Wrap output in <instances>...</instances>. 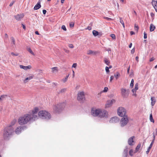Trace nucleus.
<instances>
[{
  "label": "nucleus",
  "mask_w": 157,
  "mask_h": 157,
  "mask_svg": "<svg viewBox=\"0 0 157 157\" xmlns=\"http://www.w3.org/2000/svg\"><path fill=\"white\" fill-rule=\"evenodd\" d=\"M135 33L133 31H131L130 32V34L131 35L134 34Z\"/></svg>",
  "instance_id": "obj_63"
},
{
  "label": "nucleus",
  "mask_w": 157,
  "mask_h": 157,
  "mask_svg": "<svg viewBox=\"0 0 157 157\" xmlns=\"http://www.w3.org/2000/svg\"><path fill=\"white\" fill-rule=\"evenodd\" d=\"M104 19H107L108 20H113V19H112V18H109V17H104Z\"/></svg>",
  "instance_id": "obj_49"
},
{
  "label": "nucleus",
  "mask_w": 157,
  "mask_h": 157,
  "mask_svg": "<svg viewBox=\"0 0 157 157\" xmlns=\"http://www.w3.org/2000/svg\"><path fill=\"white\" fill-rule=\"evenodd\" d=\"M128 150L127 149L125 150L124 151V153L125 157H126L127 154Z\"/></svg>",
  "instance_id": "obj_47"
},
{
  "label": "nucleus",
  "mask_w": 157,
  "mask_h": 157,
  "mask_svg": "<svg viewBox=\"0 0 157 157\" xmlns=\"http://www.w3.org/2000/svg\"><path fill=\"white\" fill-rule=\"evenodd\" d=\"M116 100L114 99H112L111 100H108L105 104V108L107 109L111 107L113 103L115 102Z\"/></svg>",
  "instance_id": "obj_9"
},
{
  "label": "nucleus",
  "mask_w": 157,
  "mask_h": 157,
  "mask_svg": "<svg viewBox=\"0 0 157 157\" xmlns=\"http://www.w3.org/2000/svg\"><path fill=\"white\" fill-rule=\"evenodd\" d=\"M27 51L30 53L31 54L33 55V56H35V54L32 51V49L30 48H27Z\"/></svg>",
  "instance_id": "obj_26"
},
{
  "label": "nucleus",
  "mask_w": 157,
  "mask_h": 157,
  "mask_svg": "<svg viewBox=\"0 0 157 157\" xmlns=\"http://www.w3.org/2000/svg\"><path fill=\"white\" fill-rule=\"evenodd\" d=\"M134 80L133 79H132V80H131V83H130V86L131 87H132L133 86V85H134Z\"/></svg>",
  "instance_id": "obj_39"
},
{
  "label": "nucleus",
  "mask_w": 157,
  "mask_h": 157,
  "mask_svg": "<svg viewBox=\"0 0 157 157\" xmlns=\"http://www.w3.org/2000/svg\"><path fill=\"white\" fill-rule=\"evenodd\" d=\"M5 37L7 38H8V35L6 33H5Z\"/></svg>",
  "instance_id": "obj_59"
},
{
  "label": "nucleus",
  "mask_w": 157,
  "mask_h": 157,
  "mask_svg": "<svg viewBox=\"0 0 157 157\" xmlns=\"http://www.w3.org/2000/svg\"><path fill=\"white\" fill-rule=\"evenodd\" d=\"M135 139V137L132 136L129 138L128 140V144L130 146H133L135 144V141H134V139Z\"/></svg>",
  "instance_id": "obj_12"
},
{
  "label": "nucleus",
  "mask_w": 157,
  "mask_h": 157,
  "mask_svg": "<svg viewBox=\"0 0 157 157\" xmlns=\"http://www.w3.org/2000/svg\"><path fill=\"white\" fill-rule=\"evenodd\" d=\"M77 99L80 101H82L85 100V94L84 91L78 92L77 96Z\"/></svg>",
  "instance_id": "obj_8"
},
{
  "label": "nucleus",
  "mask_w": 157,
  "mask_h": 157,
  "mask_svg": "<svg viewBox=\"0 0 157 157\" xmlns=\"http://www.w3.org/2000/svg\"><path fill=\"white\" fill-rule=\"evenodd\" d=\"M135 90H137L138 89V83H136L135 84V88H134Z\"/></svg>",
  "instance_id": "obj_36"
},
{
  "label": "nucleus",
  "mask_w": 157,
  "mask_h": 157,
  "mask_svg": "<svg viewBox=\"0 0 157 157\" xmlns=\"http://www.w3.org/2000/svg\"><path fill=\"white\" fill-rule=\"evenodd\" d=\"M114 78V77L113 76H111L110 77V82H111Z\"/></svg>",
  "instance_id": "obj_52"
},
{
  "label": "nucleus",
  "mask_w": 157,
  "mask_h": 157,
  "mask_svg": "<svg viewBox=\"0 0 157 157\" xmlns=\"http://www.w3.org/2000/svg\"><path fill=\"white\" fill-rule=\"evenodd\" d=\"M126 110L123 107H119L117 109V113L118 115L121 117L126 116Z\"/></svg>",
  "instance_id": "obj_6"
},
{
  "label": "nucleus",
  "mask_w": 157,
  "mask_h": 157,
  "mask_svg": "<svg viewBox=\"0 0 157 157\" xmlns=\"http://www.w3.org/2000/svg\"><path fill=\"white\" fill-rule=\"evenodd\" d=\"M24 16L23 14H17L14 16L16 20L17 21L20 20Z\"/></svg>",
  "instance_id": "obj_15"
},
{
  "label": "nucleus",
  "mask_w": 157,
  "mask_h": 157,
  "mask_svg": "<svg viewBox=\"0 0 157 157\" xmlns=\"http://www.w3.org/2000/svg\"><path fill=\"white\" fill-rule=\"evenodd\" d=\"M118 121V118L117 117H113L111 118L110 122L111 123H116Z\"/></svg>",
  "instance_id": "obj_16"
},
{
  "label": "nucleus",
  "mask_w": 157,
  "mask_h": 157,
  "mask_svg": "<svg viewBox=\"0 0 157 157\" xmlns=\"http://www.w3.org/2000/svg\"><path fill=\"white\" fill-rule=\"evenodd\" d=\"M154 59H154V58L153 57H152V58H151L150 59V62H151V61H153Z\"/></svg>",
  "instance_id": "obj_55"
},
{
  "label": "nucleus",
  "mask_w": 157,
  "mask_h": 157,
  "mask_svg": "<svg viewBox=\"0 0 157 157\" xmlns=\"http://www.w3.org/2000/svg\"><path fill=\"white\" fill-rule=\"evenodd\" d=\"M19 66L21 68L23 69L26 71L30 70L32 68V66L31 65L24 66L22 65H20Z\"/></svg>",
  "instance_id": "obj_14"
},
{
  "label": "nucleus",
  "mask_w": 157,
  "mask_h": 157,
  "mask_svg": "<svg viewBox=\"0 0 157 157\" xmlns=\"http://www.w3.org/2000/svg\"><path fill=\"white\" fill-rule=\"evenodd\" d=\"M87 29L89 30H90L91 29V28L90 27H88Z\"/></svg>",
  "instance_id": "obj_64"
},
{
  "label": "nucleus",
  "mask_w": 157,
  "mask_h": 157,
  "mask_svg": "<svg viewBox=\"0 0 157 157\" xmlns=\"http://www.w3.org/2000/svg\"><path fill=\"white\" fill-rule=\"evenodd\" d=\"M139 27L138 26L136 25H135L134 26V29L136 31V32H137L138 30Z\"/></svg>",
  "instance_id": "obj_41"
},
{
  "label": "nucleus",
  "mask_w": 157,
  "mask_h": 157,
  "mask_svg": "<svg viewBox=\"0 0 157 157\" xmlns=\"http://www.w3.org/2000/svg\"><path fill=\"white\" fill-rule=\"evenodd\" d=\"M26 128L25 126H20L15 129V132L16 134H18L21 133L22 130H24Z\"/></svg>",
  "instance_id": "obj_10"
},
{
  "label": "nucleus",
  "mask_w": 157,
  "mask_h": 157,
  "mask_svg": "<svg viewBox=\"0 0 157 157\" xmlns=\"http://www.w3.org/2000/svg\"><path fill=\"white\" fill-rule=\"evenodd\" d=\"M61 28L64 31H66L67 30V29L64 25H63L61 27Z\"/></svg>",
  "instance_id": "obj_43"
},
{
  "label": "nucleus",
  "mask_w": 157,
  "mask_h": 157,
  "mask_svg": "<svg viewBox=\"0 0 157 157\" xmlns=\"http://www.w3.org/2000/svg\"><path fill=\"white\" fill-rule=\"evenodd\" d=\"M151 17H154V14L153 13H151Z\"/></svg>",
  "instance_id": "obj_61"
},
{
  "label": "nucleus",
  "mask_w": 157,
  "mask_h": 157,
  "mask_svg": "<svg viewBox=\"0 0 157 157\" xmlns=\"http://www.w3.org/2000/svg\"><path fill=\"white\" fill-rule=\"evenodd\" d=\"M110 36L113 39H116V36L113 34H111L110 35Z\"/></svg>",
  "instance_id": "obj_40"
},
{
  "label": "nucleus",
  "mask_w": 157,
  "mask_h": 157,
  "mask_svg": "<svg viewBox=\"0 0 157 157\" xmlns=\"http://www.w3.org/2000/svg\"><path fill=\"white\" fill-rule=\"evenodd\" d=\"M105 63L107 65H108L109 63V62L106 59H105Z\"/></svg>",
  "instance_id": "obj_42"
},
{
  "label": "nucleus",
  "mask_w": 157,
  "mask_h": 157,
  "mask_svg": "<svg viewBox=\"0 0 157 157\" xmlns=\"http://www.w3.org/2000/svg\"><path fill=\"white\" fill-rule=\"evenodd\" d=\"M34 77V75H33L30 74L29 76L26 78L24 80V83H25L28 82L29 81L33 79Z\"/></svg>",
  "instance_id": "obj_13"
},
{
  "label": "nucleus",
  "mask_w": 157,
  "mask_h": 157,
  "mask_svg": "<svg viewBox=\"0 0 157 157\" xmlns=\"http://www.w3.org/2000/svg\"><path fill=\"white\" fill-rule=\"evenodd\" d=\"M16 120L15 119L13 120L12 121L11 123V125H10L11 127H12V126L13 125L16 123Z\"/></svg>",
  "instance_id": "obj_35"
},
{
  "label": "nucleus",
  "mask_w": 157,
  "mask_h": 157,
  "mask_svg": "<svg viewBox=\"0 0 157 157\" xmlns=\"http://www.w3.org/2000/svg\"><path fill=\"white\" fill-rule=\"evenodd\" d=\"M39 109L35 107L31 111L20 117L18 122L20 125L25 124L30 122L33 121L38 119L37 113Z\"/></svg>",
  "instance_id": "obj_1"
},
{
  "label": "nucleus",
  "mask_w": 157,
  "mask_h": 157,
  "mask_svg": "<svg viewBox=\"0 0 157 157\" xmlns=\"http://www.w3.org/2000/svg\"><path fill=\"white\" fill-rule=\"evenodd\" d=\"M74 23L73 22H71L70 24V26L71 27H73L74 26Z\"/></svg>",
  "instance_id": "obj_48"
},
{
  "label": "nucleus",
  "mask_w": 157,
  "mask_h": 157,
  "mask_svg": "<svg viewBox=\"0 0 157 157\" xmlns=\"http://www.w3.org/2000/svg\"><path fill=\"white\" fill-rule=\"evenodd\" d=\"M136 90L133 89L132 90V91L133 93L132 96L136 97L137 96V94H136Z\"/></svg>",
  "instance_id": "obj_29"
},
{
  "label": "nucleus",
  "mask_w": 157,
  "mask_h": 157,
  "mask_svg": "<svg viewBox=\"0 0 157 157\" xmlns=\"http://www.w3.org/2000/svg\"><path fill=\"white\" fill-rule=\"evenodd\" d=\"M68 46L70 48H74V46L72 44H70L68 45Z\"/></svg>",
  "instance_id": "obj_50"
},
{
  "label": "nucleus",
  "mask_w": 157,
  "mask_h": 157,
  "mask_svg": "<svg viewBox=\"0 0 157 157\" xmlns=\"http://www.w3.org/2000/svg\"><path fill=\"white\" fill-rule=\"evenodd\" d=\"M136 59L137 62L139 61V57L138 56H136Z\"/></svg>",
  "instance_id": "obj_62"
},
{
  "label": "nucleus",
  "mask_w": 157,
  "mask_h": 157,
  "mask_svg": "<svg viewBox=\"0 0 157 157\" xmlns=\"http://www.w3.org/2000/svg\"><path fill=\"white\" fill-rule=\"evenodd\" d=\"M154 140H153L152 141V142L151 143V144H150L149 147L148 148L147 151H146V153L147 154H148V153L149 152V151H150L151 148L152 147L153 144L154 143Z\"/></svg>",
  "instance_id": "obj_22"
},
{
  "label": "nucleus",
  "mask_w": 157,
  "mask_h": 157,
  "mask_svg": "<svg viewBox=\"0 0 157 157\" xmlns=\"http://www.w3.org/2000/svg\"><path fill=\"white\" fill-rule=\"evenodd\" d=\"M141 145V144L140 143L137 145L136 148V150L134 151V153H136L139 151V149Z\"/></svg>",
  "instance_id": "obj_24"
},
{
  "label": "nucleus",
  "mask_w": 157,
  "mask_h": 157,
  "mask_svg": "<svg viewBox=\"0 0 157 157\" xmlns=\"http://www.w3.org/2000/svg\"><path fill=\"white\" fill-rule=\"evenodd\" d=\"M144 39L147 38V34L145 32L144 33Z\"/></svg>",
  "instance_id": "obj_54"
},
{
  "label": "nucleus",
  "mask_w": 157,
  "mask_h": 157,
  "mask_svg": "<svg viewBox=\"0 0 157 157\" xmlns=\"http://www.w3.org/2000/svg\"><path fill=\"white\" fill-rule=\"evenodd\" d=\"M11 44L13 45H15V41L14 38L13 37H12L11 38Z\"/></svg>",
  "instance_id": "obj_28"
},
{
  "label": "nucleus",
  "mask_w": 157,
  "mask_h": 157,
  "mask_svg": "<svg viewBox=\"0 0 157 157\" xmlns=\"http://www.w3.org/2000/svg\"><path fill=\"white\" fill-rule=\"evenodd\" d=\"M135 49L133 48L131 50V53L133 54L135 52Z\"/></svg>",
  "instance_id": "obj_56"
},
{
  "label": "nucleus",
  "mask_w": 157,
  "mask_h": 157,
  "mask_svg": "<svg viewBox=\"0 0 157 157\" xmlns=\"http://www.w3.org/2000/svg\"><path fill=\"white\" fill-rule=\"evenodd\" d=\"M52 73L56 74L58 72V70L57 67H55L52 68Z\"/></svg>",
  "instance_id": "obj_18"
},
{
  "label": "nucleus",
  "mask_w": 157,
  "mask_h": 157,
  "mask_svg": "<svg viewBox=\"0 0 157 157\" xmlns=\"http://www.w3.org/2000/svg\"><path fill=\"white\" fill-rule=\"evenodd\" d=\"M14 132V130L12 127L9 126L5 127L3 132V136L5 139L6 138Z\"/></svg>",
  "instance_id": "obj_4"
},
{
  "label": "nucleus",
  "mask_w": 157,
  "mask_h": 157,
  "mask_svg": "<svg viewBox=\"0 0 157 157\" xmlns=\"http://www.w3.org/2000/svg\"><path fill=\"white\" fill-rule=\"evenodd\" d=\"M7 97L6 95H2L0 97V101L3 100Z\"/></svg>",
  "instance_id": "obj_30"
},
{
  "label": "nucleus",
  "mask_w": 157,
  "mask_h": 157,
  "mask_svg": "<svg viewBox=\"0 0 157 157\" xmlns=\"http://www.w3.org/2000/svg\"><path fill=\"white\" fill-rule=\"evenodd\" d=\"M91 113L94 116H98L101 117H107L108 116L107 111L104 109H92L91 110Z\"/></svg>",
  "instance_id": "obj_2"
},
{
  "label": "nucleus",
  "mask_w": 157,
  "mask_h": 157,
  "mask_svg": "<svg viewBox=\"0 0 157 157\" xmlns=\"http://www.w3.org/2000/svg\"><path fill=\"white\" fill-rule=\"evenodd\" d=\"M150 119L151 122H154V120L153 119L152 115L151 114H150Z\"/></svg>",
  "instance_id": "obj_38"
},
{
  "label": "nucleus",
  "mask_w": 157,
  "mask_h": 157,
  "mask_svg": "<svg viewBox=\"0 0 157 157\" xmlns=\"http://www.w3.org/2000/svg\"><path fill=\"white\" fill-rule=\"evenodd\" d=\"M105 70L106 72L107 73H109V68L108 67H106L105 68Z\"/></svg>",
  "instance_id": "obj_44"
},
{
  "label": "nucleus",
  "mask_w": 157,
  "mask_h": 157,
  "mask_svg": "<svg viewBox=\"0 0 157 157\" xmlns=\"http://www.w3.org/2000/svg\"><path fill=\"white\" fill-rule=\"evenodd\" d=\"M64 50L65 51V52L67 53H68L69 52V50H67L66 49H64Z\"/></svg>",
  "instance_id": "obj_58"
},
{
  "label": "nucleus",
  "mask_w": 157,
  "mask_h": 157,
  "mask_svg": "<svg viewBox=\"0 0 157 157\" xmlns=\"http://www.w3.org/2000/svg\"><path fill=\"white\" fill-rule=\"evenodd\" d=\"M66 89H62L60 90V92L61 93H63V92H65L66 91Z\"/></svg>",
  "instance_id": "obj_53"
},
{
  "label": "nucleus",
  "mask_w": 157,
  "mask_h": 157,
  "mask_svg": "<svg viewBox=\"0 0 157 157\" xmlns=\"http://www.w3.org/2000/svg\"><path fill=\"white\" fill-rule=\"evenodd\" d=\"M151 105L152 106H153L155 104V99L154 97H151Z\"/></svg>",
  "instance_id": "obj_20"
},
{
  "label": "nucleus",
  "mask_w": 157,
  "mask_h": 157,
  "mask_svg": "<svg viewBox=\"0 0 157 157\" xmlns=\"http://www.w3.org/2000/svg\"><path fill=\"white\" fill-rule=\"evenodd\" d=\"M69 75H67L66 77L65 78H64V79H63L62 81L64 82H66V81H67V78L69 77Z\"/></svg>",
  "instance_id": "obj_37"
},
{
  "label": "nucleus",
  "mask_w": 157,
  "mask_h": 157,
  "mask_svg": "<svg viewBox=\"0 0 157 157\" xmlns=\"http://www.w3.org/2000/svg\"><path fill=\"white\" fill-rule=\"evenodd\" d=\"M11 55L13 56H17L18 55V53L15 54L13 52H11Z\"/></svg>",
  "instance_id": "obj_51"
},
{
  "label": "nucleus",
  "mask_w": 157,
  "mask_h": 157,
  "mask_svg": "<svg viewBox=\"0 0 157 157\" xmlns=\"http://www.w3.org/2000/svg\"><path fill=\"white\" fill-rule=\"evenodd\" d=\"M153 140H154L155 138V136H156L157 135V128L155 130V133L154 132L153 133Z\"/></svg>",
  "instance_id": "obj_34"
},
{
  "label": "nucleus",
  "mask_w": 157,
  "mask_h": 157,
  "mask_svg": "<svg viewBox=\"0 0 157 157\" xmlns=\"http://www.w3.org/2000/svg\"><path fill=\"white\" fill-rule=\"evenodd\" d=\"M43 13L44 14H45L46 13V10H43Z\"/></svg>",
  "instance_id": "obj_57"
},
{
  "label": "nucleus",
  "mask_w": 157,
  "mask_h": 157,
  "mask_svg": "<svg viewBox=\"0 0 157 157\" xmlns=\"http://www.w3.org/2000/svg\"><path fill=\"white\" fill-rule=\"evenodd\" d=\"M135 153L134 151L132 149H131L129 151V154L131 156H132L133 154Z\"/></svg>",
  "instance_id": "obj_33"
},
{
  "label": "nucleus",
  "mask_w": 157,
  "mask_h": 157,
  "mask_svg": "<svg viewBox=\"0 0 157 157\" xmlns=\"http://www.w3.org/2000/svg\"><path fill=\"white\" fill-rule=\"evenodd\" d=\"M87 55H94L95 54V52L90 50H88L87 51Z\"/></svg>",
  "instance_id": "obj_21"
},
{
  "label": "nucleus",
  "mask_w": 157,
  "mask_h": 157,
  "mask_svg": "<svg viewBox=\"0 0 157 157\" xmlns=\"http://www.w3.org/2000/svg\"><path fill=\"white\" fill-rule=\"evenodd\" d=\"M155 28V26L153 24H151L150 25V30L151 32L153 31Z\"/></svg>",
  "instance_id": "obj_23"
},
{
  "label": "nucleus",
  "mask_w": 157,
  "mask_h": 157,
  "mask_svg": "<svg viewBox=\"0 0 157 157\" xmlns=\"http://www.w3.org/2000/svg\"><path fill=\"white\" fill-rule=\"evenodd\" d=\"M102 93L101 92V91L97 95V97H98V98H99L101 96V94Z\"/></svg>",
  "instance_id": "obj_45"
},
{
  "label": "nucleus",
  "mask_w": 157,
  "mask_h": 157,
  "mask_svg": "<svg viewBox=\"0 0 157 157\" xmlns=\"http://www.w3.org/2000/svg\"><path fill=\"white\" fill-rule=\"evenodd\" d=\"M109 90V89L108 87H104L103 90L101 91V92L103 93H106Z\"/></svg>",
  "instance_id": "obj_31"
},
{
  "label": "nucleus",
  "mask_w": 157,
  "mask_h": 157,
  "mask_svg": "<svg viewBox=\"0 0 157 157\" xmlns=\"http://www.w3.org/2000/svg\"><path fill=\"white\" fill-rule=\"evenodd\" d=\"M77 66V64L76 63H74L73 64L72 67V68H75Z\"/></svg>",
  "instance_id": "obj_46"
},
{
  "label": "nucleus",
  "mask_w": 157,
  "mask_h": 157,
  "mask_svg": "<svg viewBox=\"0 0 157 157\" xmlns=\"http://www.w3.org/2000/svg\"><path fill=\"white\" fill-rule=\"evenodd\" d=\"M41 7L40 2H38L37 3L35 6L34 8V10H37L40 8Z\"/></svg>",
  "instance_id": "obj_17"
},
{
  "label": "nucleus",
  "mask_w": 157,
  "mask_h": 157,
  "mask_svg": "<svg viewBox=\"0 0 157 157\" xmlns=\"http://www.w3.org/2000/svg\"><path fill=\"white\" fill-rule=\"evenodd\" d=\"M65 105L66 104L64 103L54 105L52 107L53 110L56 113H59L65 107Z\"/></svg>",
  "instance_id": "obj_5"
},
{
  "label": "nucleus",
  "mask_w": 157,
  "mask_h": 157,
  "mask_svg": "<svg viewBox=\"0 0 157 157\" xmlns=\"http://www.w3.org/2000/svg\"><path fill=\"white\" fill-rule=\"evenodd\" d=\"M152 4L155 9V7H157V0H153L152 2Z\"/></svg>",
  "instance_id": "obj_19"
},
{
  "label": "nucleus",
  "mask_w": 157,
  "mask_h": 157,
  "mask_svg": "<svg viewBox=\"0 0 157 157\" xmlns=\"http://www.w3.org/2000/svg\"><path fill=\"white\" fill-rule=\"evenodd\" d=\"M120 76V74L118 72H117L114 75V76L116 78V79H117Z\"/></svg>",
  "instance_id": "obj_25"
},
{
  "label": "nucleus",
  "mask_w": 157,
  "mask_h": 157,
  "mask_svg": "<svg viewBox=\"0 0 157 157\" xmlns=\"http://www.w3.org/2000/svg\"><path fill=\"white\" fill-rule=\"evenodd\" d=\"M93 34L94 36H96L99 35V33L98 31L94 30L93 31Z\"/></svg>",
  "instance_id": "obj_27"
},
{
  "label": "nucleus",
  "mask_w": 157,
  "mask_h": 157,
  "mask_svg": "<svg viewBox=\"0 0 157 157\" xmlns=\"http://www.w3.org/2000/svg\"><path fill=\"white\" fill-rule=\"evenodd\" d=\"M37 71L39 72L40 73H42V71L40 69H39L37 70Z\"/></svg>",
  "instance_id": "obj_60"
},
{
  "label": "nucleus",
  "mask_w": 157,
  "mask_h": 157,
  "mask_svg": "<svg viewBox=\"0 0 157 157\" xmlns=\"http://www.w3.org/2000/svg\"><path fill=\"white\" fill-rule=\"evenodd\" d=\"M120 22L123 28H125L124 23L121 18H120Z\"/></svg>",
  "instance_id": "obj_32"
},
{
  "label": "nucleus",
  "mask_w": 157,
  "mask_h": 157,
  "mask_svg": "<svg viewBox=\"0 0 157 157\" xmlns=\"http://www.w3.org/2000/svg\"><path fill=\"white\" fill-rule=\"evenodd\" d=\"M38 118L39 117L43 119L49 120L51 118V114L45 110H40L38 113Z\"/></svg>",
  "instance_id": "obj_3"
},
{
  "label": "nucleus",
  "mask_w": 157,
  "mask_h": 157,
  "mask_svg": "<svg viewBox=\"0 0 157 157\" xmlns=\"http://www.w3.org/2000/svg\"><path fill=\"white\" fill-rule=\"evenodd\" d=\"M128 122V119L127 116H124L121 120L120 125L121 127H124L126 125Z\"/></svg>",
  "instance_id": "obj_7"
},
{
  "label": "nucleus",
  "mask_w": 157,
  "mask_h": 157,
  "mask_svg": "<svg viewBox=\"0 0 157 157\" xmlns=\"http://www.w3.org/2000/svg\"><path fill=\"white\" fill-rule=\"evenodd\" d=\"M121 94L122 96L124 98H127L129 94V92L128 90L124 88H122L121 90Z\"/></svg>",
  "instance_id": "obj_11"
}]
</instances>
